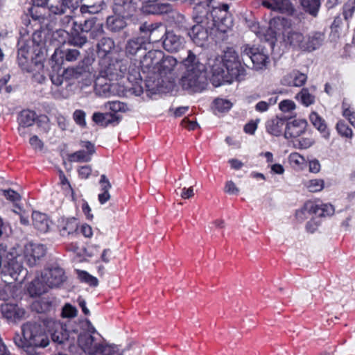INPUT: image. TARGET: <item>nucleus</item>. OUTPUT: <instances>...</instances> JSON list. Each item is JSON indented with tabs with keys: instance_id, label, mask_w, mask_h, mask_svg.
I'll return each instance as SVG.
<instances>
[{
	"instance_id": "f257e3e1",
	"label": "nucleus",
	"mask_w": 355,
	"mask_h": 355,
	"mask_svg": "<svg viewBox=\"0 0 355 355\" xmlns=\"http://www.w3.org/2000/svg\"><path fill=\"white\" fill-rule=\"evenodd\" d=\"M229 6L223 4L210 10L207 3H200L193 8V18L196 23L189 33L192 41L198 46L206 45L209 34L216 28L226 33L233 25L228 12Z\"/></svg>"
},
{
	"instance_id": "f03ea898",
	"label": "nucleus",
	"mask_w": 355,
	"mask_h": 355,
	"mask_svg": "<svg viewBox=\"0 0 355 355\" xmlns=\"http://www.w3.org/2000/svg\"><path fill=\"white\" fill-rule=\"evenodd\" d=\"M242 62V58L240 59L237 52L232 47L224 51L223 57L216 56L210 59L209 65L212 85L219 87L224 83H232L234 80H240L245 72Z\"/></svg>"
},
{
	"instance_id": "7ed1b4c3",
	"label": "nucleus",
	"mask_w": 355,
	"mask_h": 355,
	"mask_svg": "<svg viewBox=\"0 0 355 355\" xmlns=\"http://www.w3.org/2000/svg\"><path fill=\"white\" fill-rule=\"evenodd\" d=\"M184 71L180 84L189 93H199L205 90L207 85L206 67L191 51L183 60Z\"/></svg>"
},
{
	"instance_id": "20e7f679",
	"label": "nucleus",
	"mask_w": 355,
	"mask_h": 355,
	"mask_svg": "<svg viewBox=\"0 0 355 355\" xmlns=\"http://www.w3.org/2000/svg\"><path fill=\"white\" fill-rule=\"evenodd\" d=\"M97 54L101 58V78H98L95 83V91L99 95L106 96L110 89V84L103 83V78L108 80L114 79L116 76V67L114 62H110V55L114 49L115 44L110 37H103L96 45Z\"/></svg>"
},
{
	"instance_id": "39448f33",
	"label": "nucleus",
	"mask_w": 355,
	"mask_h": 355,
	"mask_svg": "<svg viewBox=\"0 0 355 355\" xmlns=\"http://www.w3.org/2000/svg\"><path fill=\"white\" fill-rule=\"evenodd\" d=\"M13 342L18 348L31 353L34 349L46 347L50 340L40 324L28 322L21 325V333L15 334Z\"/></svg>"
},
{
	"instance_id": "423d86ee",
	"label": "nucleus",
	"mask_w": 355,
	"mask_h": 355,
	"mask_svg": "<svg viewBox=\"0 0 355 355\" xmlns=\"http://www.w3.org/2000/svg\"><path fill=\"white\" fill-rule=\"evenodd\" d=\"M115 64L117 76L112 80L126 76L128 83L124 85V95L140 96L144 92V89L141 86L142 79L139 67L136 63L132 62L128 64L116 62Z\"/></svg>"
},
{
	"instance_id": "0eeeda50",
	"label": "nucleus",
	"mask_w": 355,
	"mask_h": 355,
	"mask_svg": "<svg viewBox=\"0 0 355 355\" xmlns=\"http://www.w3.org/2000/svg\"><path fill=\"white\" fill-rule=\"evenodd\" d=\"M62 268L54 266L44 269L40 276L32 282L29 291L32 294L40 295L46 293L49 288L59 287L65 281Z\"/></svg>"
},
{
	"instance_id": "6e6552de",
	"label": "nucleus",
	"mask_w": 355,
	"mask_h": 355,
	"mask_svg": "<svg viewBox=\"0 0 355 355\" xmlns=\"http://www.w3.org/2000/svg\"><path fill=\"white\" fill-rule=\"evenodd\" d=\"M241 56L243 62H245V58H248L256 70H262L267 67L269 63V58L262 50L254 46L248 44H243L240 49Z\"/></svg>"
},
{
	"instance_id": "1a4fd4ad",
	"label": "nucleus",
	"mask_w": 355,
	"mask_h": 355,
	"mask_svg": "<svg viewBox=\"0 0 355 355\" xmlns=\"http://www.w3.org/2000/svg\"><path fill=\"white\" fill-rule=\"evenodd\" d=\"M17 259V256H15L11 252H7L5 246L0 245V270L9 274L14 279L17 278V276L23 269Z\"/></svg>"
},
{
	"instance_id": "9d476101",
	"label": "nucleus",
	"mask_w": 355,
	"mask_h": 355,
	"mask_svg": "<svg viewBox=\"0 0 355 355\" xmlns=\"http://www.w3.org/2000/svg\"><path fill=\"white\" fill-rule=\"evenodd\" d=\"M44 325L51 334L53 342L64 344L69 340V332L66 324L52 318H46L42 320Z\"/></svg>"
},
{
	"instance_id": "9b49d317",
	"label": "nucleus",
	"mask_w": 355,
	"mask_h": 355,
	"mask_svg": "<svg viewBox=\"0 0 355 355\" xmlns=\"http://www.w3.org/2000/svg\"><path fill=\"white\" fill-rule=\"evenodd\" d=\"M78 342L80 347L89 355L98 354L104 343L99 334H96L95 336L89 333L80 334Z\"/></svg>"
},
{
	"instance_id": "f8f14e48",
	"label": "nucleus",
	"mask_w": 355,
	"mask_h": 355,
	"mask_svg": "<svg viewBox=\"0 0 355 355\" xmlns=\"http://www.w3.org/2000/svg\"><path fill=\"white\" fill-rule=\"evenodd\" d=\"M32 42H19L17 53V60L19 67L27 72L33 71V65L34 64L33 59V52L31 49Z\"/></svg>"
},
{
	"instance_id": "ddd939ff",
	"label": "nucleus",
	"mask_w": 355,
	"mask_h": 355,
	"mask_svg": "<svg viewBox=\"0 0 355 355\" xmlns=\"http://www.w3.org/2000/svg\"><path fill=\"white\" fill-rule=\"evenodd\" d=\"M45 254V247L42 244L29 243L25 245L24 259L29 266H33Z\"/></svg>"
},
{
	"instance_id": "4468645a",
	"label": "nucleus",
	"mask_w": 355,
	"mask_h": 355,
	"mask_svg": "<svg viewBox=\"0 0 355 355\" xmlns=\"http://www.w3.org/2000/svg\"><path fill=\"white\" fill-rule=\"evenodd\" d=\"M261 5L268 9L290 16H293L296 12L290 0H263Z\"/></svg>"
},
{
	"instance_id": "2eb2a0df",
	"label": "nucleus",
	"mask_w": 355,
	"mask_h": 355,
	"mask_svg": "<svg viewBox=\"0 0 355 355\" xmlns=\"http://www.w3.org/2000/svg\"><path fill=\"white\" fill-rule=\"evenodd\" d=\"M80 146L84 149L71 154L69 157V161L75 162H88L92 159V156L95 153L94 144L88 141H83L80 142Z\"/></svg>"
},
{
	"instance_id": "dca6fc26",
	"label": "nucleus",
	"mask_w": 355,
	"mask_h": 355,
	"mask_svg": "<svg viewBox=\"0 0 355 355\" xmlns=\"http://www.w3.org/2000/svg\"><path fill=\"white\" fill-rule=\"evenodd\" d=\"M178 62L171 55H163L162 60L157 64V74L159 76H175V69Z\"/></svg>"
},
{
	"instance_id": "f3484780",
	"label": "nucleus",
	"mask_w": 355,
	"mask_h": 355,
	"mask_svg": "<svg viewBox=\"0 0 355 355\" xmlns=\"http://www.w3.org/2000/svg\"><path fill=\"white\" fill-rule=\"evenodd\" d=\"M306 125V121L302 119L294 120L286 123L284 132L285 138H297L300 137L305 132Z\"/></svg>"
},
{
	"instance_id": "a211bd4d",
	"label": "nucleus",
	"mask_w": 355,
	"mask_h": 355,
	"mask_svg": "<svg viewBox=\"0 0 355 355\" xmlns=\"http://www.w3.org/2000/svg\"><path fill=\"white\" fill-rule=\"evenodd\" d=\"M136 8L137 4L133 0H116L113 10L117 15L128 17L133 15Z\"/></svg>"
},
{
	"instance_id": "6ab92c4d",
	"label": "nucleus",
	"mask_w": 355,
	"mask_h": 355,
	"mask_svg": "<svg viewBox=\"0 0 355 355\" xmlns=\"http://www.w3.org/2000/svg\"><path fill=\"white\" fill-rule=\"evenodd\" d=\"M47 10L49 12V15H61L76 12L64 0H48Z\"/></svg>"
},
{
	"instance_id": "aec40b11",
	"label": "nucleus",
	"mask_w": 355,
	"mask_h": 355,
	"mask_svg": "<svg viewBox=\"0 0 355 355\" xmlns=\"http://www.w3.org/2000/svg\"><path fill=\"white\" fill-rule=\"evenodd\" d=\"M1 311L4 318L8 320L16 321L21 320L25 315V311L13 304H3L1 306Z\"/></svg>"
},
{
	"instance_id": "412c9836",
	"label": "nucleus",
	"mask_w": 355,
	"mask_h": 355,
	"mask_svg": "<svg viewBox=\"0 0 355 355\" xmlns=\"http://www.w3.org/2000/svg\"><path fill=\"white\" fill-rule=\"evenodd\" d=\"M284 42L294 49L304 51L305 37L298 31H291L284 36Z\"/></svg>"
},
{
	"instance_id": "4be33fe9",
	"label": "nucleus",
	"mask_w": 355,
	"mask_h": 355,
	"mask_svg": "<svg viewBox=\"0 0 355 355\" xmlns=\"http://www.w3.org/2000/svg\"><path fill=\"white\" fill-rule=\"evenodd\" d=\"M175 76H159L157 74V92L169 93L175 87Z\"/></svg>"
},
{
	"instance_id": "5701e85b",
	"label": "nucleus",
	"mask_w": 355,
	"mask_h": 355,
	"mask_svg": "<svg viewBox=\"0 0 355 355\" xmlns=\"http://www.w3.org/2000/svg\"><path fill=\"white\" fill-rule=\"evenodd\" d=\"M32 219L34 227L40 233H46L50 230L51 221L46 214L33 211Z\"/></svg>"
},
{
	"instance_id": "b1692460",
	"label": "nucleus",
	"mask_w": 355,
	"mask_h": 355,
	"mask_svg": "<svg viewBox=\"0 0 355 355\" xmlns=\"http://www.w3.org/2000/svg\"><path fill=\"white\" fill-rule=\"evenodd\" d=\"M251 31L262 41L274 42L275 32L270 28L261 27L257 22H253L250 26Z\"/></svg>"
},
{
	"instance_id": "393cba45",
	"label": "nucleus",
	"mask_w": 355,
	"mask_h": 355,
	"mask_svg": "<svg viewBox=\"0 0 355 355\" xmlns=\"http://www.w3.org/2000/svg\"><path fill=\"white\" fill-rule=\"evenodd\" d=\"M162 45L168 51H177L182 46V39L171 32H166Z\"/></svg>"
},
{
	"instance_id": "a878e982",
	"label": "nucleus",
	"mask_w": 355,
	"mask_h": 355,
	"mask_svg": "<svg viewBox=\"0 0 355 355\" xmlns=\"http://www.w3.org/2000/svg\"><path fill=\"white\" fill-rule=\"evenodd\" d=\"M144 37L145 36L129 40L127 42L125 47L126 55H135L137 54L138 51L142 48H144L145 50L150 49L147 46V45L150 44V42L146 44Z\"/></svg>"
},
{
	"instance_id": "bb28decb",
	"label": "nucleus",
	"mask_w": 355,
	"mask_h": 355,
	"mask_svg": "<svg viewBox=\"0 0 355 355\" xmlns=\"http://www.w3.org/2000/svg\"><path fill=\"white\" fill-rule=\"evenodd\" d=\"M307 207L312 211L313 214L320 217L330 216L334 213V208L331 204H317L308 202Z\"/></svg>"
},
{
	"instance_id": "cd10ccee",
	"label": "nucleus",
	"mask_w": 355,
	"mask_h": 355,
	"mask_svg": "<svg viewBox=\"0 0 355 355\" xmlns=\"http://www.w3.org/2000/svg\"><path fill=\"white\" fill-rule=\"evenodd\" d=\"M92 120L98 125L106 127L109 125H116L119 122L118 118L113 114L95 112Z\"/></svg>"
},
{
	"instance_id": "c85d7f7f",
	"label": "nucleus",
	"mask_w": 355,
	"mask_h": 355,
	"mask_svg": "<svg viewBox=\"0 0 355 355\" xmlns=\"http://www.w3.org/2000/svg\"><path fill=\"white\" fill-rule=\"evenodd\" d=\"M324 35L320 32L313 33L305 39L304 51H312L319 48L323 43Z\"/></svg>"
},
{
	"instance_id": "c756f323",
	"label": "nucleus",
	"mask_w": 355,
	"mask_h": 355,
	"mask_svg": "<svg viewBox=\"0 0 355 355\" xmlns=\"http://www.w3.org/2000/svg\"><path fill=\"white\" fill-rule=\"evenodd\" d=\"M286 125L284 119L276 117L267 122L266 129L270 135L278 137L282 135Z\"/></svg>"
},
{
	"instance_id": "7c9ffc66",
	"label": "nucleus",
	"mask_w": 355,
	"mask_h": 355,
	"mask_svg": "<svg viewBox=\"0 0 355 355\" xmlns=\"http://www.w3.org/2000/svg\"><path fill=\"white\" fill-rule=\"evenodd\" d=\"M35 119L36 114L33 111L27 110L21 112L18 118V121L20 125L19 131L21 134L24 133V130L25 127L31 126L34 123Z\"/></svg>"
},
{
	"instance_id": "2f4dec72",
	"label": "nucleus",
	"mask_w": 355,
	"mask_h": 355,
	"mask_svg": "<svg viewBox=\"0 0 355 355\" xmlns=\"http://www.w3.org/2000/svg\"><path fill=\"white\" fill-rule=\"evenodd\" d=\"M103 0H85L80 9H78L80 14L83 15L85 13L95 14L98 13L102 10Z\"/></svg>"
},
{
	"instance_id": "473e14b6",
	"label": "nucleus",
	"mask_w": 355,
	"mask_h": 355,
	"mask_svg": "<svg viewBox=\"0 0 355 355\" xmlns=\"http://www.w3.org/2000/svg\"><path fill=\"white\" fill-rule=\"evenodd\" d=\"M78 11H76L75 13H65L66 15L64 16L61 20L60 24L61 26L67 31H64V32H69V33H76V26L73 24V22L78 23Z\"/></svg>"
},
{
	"instance_id": "72a5a7b5",
	"label": "nucleus",
	"mask_w": 355,
	"mask_h": 355,
	"mask_svg": "<svg viewBox=\"0 0 355 355\" xmlns=\"http://www.w3.org/2000/svg\"><path fill=\"white\" fill-rule=\"evenodd\" d=\"M124 17L117 14L114 16L108 17L107 19L108 29L113 32H117L123 29L126 26Z\"/></svg>"
},
{
	"instance_id": "f704fd0d",
	"label": "nucleus",
	"mask_w": 355,
	"mask_h": 355,
	"mask_svg": "<svg viewBox=\"0 0 355 355\" xmlns=\"http://www.w3.org/2000/svg\"><path fill=\"white\" fill-rule=\"evenodd\" d=\"M60 227V232L62 236H69L76 232L78 223L76 218H67L64 220Z\"/></svg>"
},
{
	"instance_id": "c9c22d12",
	"label": "nucleus",
	"mask_w": 355,
	"mask_h": 355,
	"mask_svg": "<svg viewBox=\"0 0 355 355\" xmlns=\"http://www.w3.org/2000/svg\"><path fill=\"white\" fill-rule=\"evenodd\" d=\"M48 0H33V7L31 9L33 18L35 19H43V10L47 9Z\"/></svg>"
},
{
	"instance_id": "e433bc0d",
	"label": "nucleus",
	"mask_w": 355,
	"mask_h": 355,
	"mask_svg": "<svg viewBox=\"0 0 355 355\" xmlns=\"http://www.w3.org/2000/svg\"><path fill=\"white\" fill-rule=\"evenodd\" d=\"M303 10L312 15L316 17L320 6V0H300Z\"/></svg>"
},
{
	"instance_id": "4c0bfd02",
	"label": "nucleus",
	"mask_w": 355,
	"mask_h": 355,
	"mask_svg": "<svg viewBox=\"0 0 355 355\" xmlns=\"http://www.w3.org/2000/svg\"><path fill=\"white\" fill-rule=\"evenodd\" d=\"M288 78H290L291 80L288 81L287 78H284L286 84L289 86L301 87L306 81L307 77L304 73H300L299 71H293L291 73Z\"/></svg>"
},
{
	"instance_id": "58836bf2",
	"label": "nucleus",
	"mask_w": 355,
	"mask_h": 355,
	"mask_svg": "<svg viewBox=\"0 0 355 355\" xmlns=\"http://www.w3.org/2000/svg\"><path fill=\"white\" fill-rule=\"evenodd\" d=\"M296 98L306 107L313 104L315 102V96L309 92L307 88H303L297 94Z\"/></svg>"
},
{
	"instance_id": "ea45409f",
	"label": "nucleus",
	"mask_w": 355,
	"mask_h": 355,
	"mask_svg": "<svg viewBox=\"0 0 355 355\" xmlns=\"http://www.w3.org/2000/svg\"><path fill=\"white\" fill-rule=\"evenodd\" d=\"M97 20L95 17H92L84 21V23L82 24L78 21V23L73 22L76 27V33H90L93 26L96 23Z\"/></svg>"
},
{
	"instance_id": "a19ab883",
	"label": "nucleus",
	"mask_w": 355,
	"mask_h": 355,
	"mask_svg": "<svg viewBox=\"0 0 355 355\" xmlns=\"http://www.w3.org/2000/svg\"><path fill=\"white\" fill-rule=\"evenodd\" d=\"M78 277L82 282H85L91 286H97L98 284V280L96 277L89 274L85 270H78L76 271Z\"/></svg>"
},
{
	"instance_id": "79ce46f5",
	"label": "nucleus",
	"mask_w": 355,
	"mask_h": 355,
	"mask_svg": "<svg viewBox=\"0 0 355 355\" xmlns=\"http://www.w3.org/2000/svg\"><path fill=\"white\" fill-rule=\"evenodd\" d=\"M155 51L149 50L141 60L142 66L146 69L154 70L155 69Z\"/></svg>"
},
{
	"instance_id": "37998d69",
	"label": "nucleus",
	"mask_w": 355,
	"mask_h": 355,
	"mask_svg": "<svg viewBox=\"0 0 355 355\" xmlns=\"http://www.w3.org/2000/svg\"><path fill=\"white\" fill-rule=\"evenodd\" d=\"M232 106V103L226 99L216 98L214 101V110L220 113L227 112Z\"/></svg>"
},
{
	"instance_id": "c03bdc74",
	"label": "nucleus",
	"mask_w": 355,
	"mask_h": 355,
	"mask_svg": "<svg viewBox=\"0 0 355 355\" xmlns=\"http://www.w3.org/2000/svg\"><path fill=\"white\" fill-rule=\"evenodd\" d=\"M312 124L321 132H326L327 125L324 120L322 119L316 112H313L309 116Z\"/></svg>"
},
{
	"instance_id": "a18cd8bd",
	"label": "nucleus",
	"mask_w": 355,
	"mask_h": 355,
	"mask_svg": "<svg viewBox=\"0 0 355 355\" xmlns=\"http://www.w3.org/2000/svg\"><path fill=\"white\" fill-rule=\"evenodd\" d=\"M2 193L6 199L13 203L15 208V209H17L21 210V206L19 203L21 200V196L18 193L12 189L3 190Z\"/></svg>"
},
{
	"instance_id": "49530a36",
	"label": "nucleus",
	"mask_w": 355,
	"mask_h": 355,
	"mask_svg": "<svg viewBox=\"0 0 355 355\" xmlns=\"http://www.w3.org/2000/svg\"><path fill=\"white\" fill-rule=\"evenodd\" d=\"M98 354L101 355H123L121 349L114 345H109L104 342Z\"/></svg>"
},
{
	"instance_id": "de8ad7c7",
	"label": "nucleus",
	"mask_w": 355,
	"mask_h": 355,
	"mask_svg": "<svg viewBox=\"0 0 355 355\" xmlns=\"http://www.w3.org/2000/svg\"><path fill=\"white\" fill-rule=\"evenodd\" d=\"M71 37L69 40V44L78 47H82L87 42V37L81 35L80 33H70Z\"/></svg>"
},
{
	"instance_id": "09e8293b",
	"label": "nucleus",
	"mask_w": 355,
	"mask_h": 355,
	"mask_svg": "<svg viewBox=\"0 0 355 355\" xmlns=\"http://www.w3.org/2000/svg\"><path fill=\"white\" fill-rule=\"evenodd\" d=\"M355 11V0H348L343 5V15L344 18L347 20L353 16Z\"/></svg>"
},
{
	"instance_id": "8fccbe9b",
	"label": "nucleus",
	"mask_w": 355,
	"mask_h": 355,
	"mask_svg": "<svg viewBox=\"0 0 355 355\" xmlns=\"http://www.w3.org/2000/svg\"><path fill=\"white\" fill-rule=\"evenodd\" d=\"M314 144V140L311 138H300L293 141V146L298 149H306Z\"/></svg>"
},
{
	"instance_id": "3c124183",
	"label": "nucleus",
	"mask_w": 355,
	"mask_h": 355,
	"mask_svg": "<svg viewBox=\"0 0 355 355\" xmlns=\"http://www.w3.org/2000/svg\"><path fill=\"white\" fill-rule=\"evenodd\" d=\"M164 14L171 15L173 17L175 12L172 6L168 3H157V15Z\"/></svg>"
},
{
	"instance_id": "603ef678",
	"label": "nucleus",
	"mask_w": 355,
	"mask_h": 355,
	"mask_svg": "<svg viewBox=\"0 0 355 355\" xmlns=\"http://www.w3.org/2000/svg\"><path fill=\"white\" fill-rule=\"evenodd\" d=\"M336 129L338 133L347 138H352L353 133L351 128H349L344 121H340L336 125Z\"/></svg>"
},
{
	"instance_id": "864d4df0",
	"label": "nucleus",
	"mask_w": 355,
	"mask_h": 355,
	"mask_svg": "<svg viewBox=\"0 0 355 355\" xmlns=\"http://www.w3.org/2000/svg\"><path fill=\"white\" fill-rule=\"evenodd\" d=\"M307 207L308 202L305 203L302 209L296 211L295 216L299 222H302L309 218L310 216L313 215L312 211L308 209Z\"/></svg>"
},
{
	"instance_id": "5fc2aeb1",
	"label": "nucleus",
	"mask_w": 355,
	"mask_h": 355,
	"mask_svg": "<svg viewBox=\"0 0 355 355\" xmlns=\"http://www.w3.org/2000/svg\"><path fill=\"white\" fill-rule=\"evenodd\" d=\"M306 187L311 192L320 191L324 188V181L320 179L311 180Z\"/></svg>"
},
{
	"instance_id": "6e6d98bb",
	"label": "nucleus",
	"mask_w": 355,
	"mask_h": 355,
	"mask_svg": "<svg viewBox=\"0 0 355 355\" xmlns=\"http://www.w3.org/2000/svg\"><path fill=\"white\" fill-rule=\"evenodd\" d=\"M107 110L114 112H124L125 110V105L120 101H109L105 104Z\"/></svg>"
},
{
	"instance_id": "4d7b16f0",
	"label": "nucleus",
	"mask_w": 355,
	"mask_h": 355,
	"mask_svg": "<svg viewBox=\"0 0 355 355\" xmlns=\"http://www.w3.org/2000/svg\"><path fill=\"white\" fill-rule=\"evenodd\" d=\"M85 112L82 110H76L73 114V119L75 122L81 127L86 126Z\"/></svg>"
},
{
	"instance_id": "13d9d810",
	"label": "nucleus",
	"mask_w": 355,
	"mask_h": 355,
	"mask_svg": "<svg viewBox=\"0 0 355 355\" xmlns=\"http://www.w3.org/2000/svg\"><path fill=\"white\" fill-rule=\"evenodd\" d=\"M77 309L75 306H73L70 304H66L62 308V316L63 318H74L77 315Z\"/></svg>"
},
{
	"instance_id": "bf43d9fd",
	"label": "nucleus",
	"mask_w": 355,
	"mask_h": 355,
	"mask_svg": "<svg viewBox=\"0 0 355 355\" xmlns=\"http://www.w3.org/2000/svg\"><path fill=\"white\" fill-rule=\"evenodd\" d=\"M141 11L146 14L155 13V0H148L143 3Z\"/></svg>"
},
{
	"instance_id": "052dcab7",
	"label": "nucleus",
	"mask_w": 355,
	"mask_h": 355,
	"mask_svg": "<svg viewBox=\"0 0 355 355\" xmlns=\"http://www.w3.org/2000/svg\"><path fill=\"white\" fill-rule=\"evenodd\" d=\"M295 103L291 100H284L279 104V109L284 112H289L295 109Z\"/></svg>"
},
{
	"instance_id": "680f3d73",
	"label": "nucleus",
	"mask_w": 355,
	"mask_h": 355,
	"mask_svg": "<svg viewBox=\"0 0 355 355\" xmlns=\"http://www.w3.org/2000/svg\"><path fill=\"white\" fill-rule=\"evenodd\" d=\"M103 33L104 30L103 24L97 21L90 31V36L95 39L102 35Z\"/></svg>"
},
{
	"instance_id": "e2e57ef3",
	"label": "nucleus",
	"mask_w": 355,
	"mask_h": 355,
	"mask_svg": "<svg viewBox=\"0 0 355 355\" xmlns=\"http://www.w3.org/2000/svg\"><path fill=\"white\" fill-rule=\"evenodd\" d=\"M343 116L349 121L351 125L355 128V112L349 107H345L343 105Z\"/></svg>"
},
{
	"instance_id": "0e129e2a",
	"label": "nucleus",
	"mask_w": 355,
	"mask_h": 355,
	"mask_svg": "<svg viewBox=\"0 0 355 355\" xmlns=\"http://www.w3.org/2000/svg\"><path fill=\"white\" fill-rule=\"evenodd\" d=\"M146 94L150 98H153L155 96V86L154 85V80L150 78L146 80Z\"/></svg>"
},
{
	"instance_id": "69168bd1",
	"label": "nucleus",
	"mask_w": 355,
	"mask_h": 355,
	"mask_svg": "<svg viewBox=\"0 0 355 355\" xmlns=\"http://www.w3.org/2000/svg\"><path fill=\"white\" fill-rule=\"evenodd\" d=\"M275 102H276V101H272V98H270L269 100V102H266V101H259L255 105V109L257 111L260 112H266L268 110L270 105L275 104Z\"/></svg>"
},
{
	"instance_id": "338daca9",
	"label": "nucleus",
	"mask_w": 355,
	"mask_h": 355,
	"mask_svg": "<svg viewBox=\"0 0 355 355\" xmlns=\"http://www.w3.org/2000/svg\"><path fill=\"white\" fill-rule=\"evenodd\" d=\"M80 56V52L77 49H68L65 53V60L68 62H74Z\"/></svg>"
},
{
	"instance_id": "774afa93",
	"label": "nucleus",
	"mask_w": 355,
	"mask_h": 355,
	"mask_svg": "<svg viewBox=\"0 0 355 355\" xmlns=\"http://www.w3.org/2000/svg\"><path fill=\"white\" fill-rule=\"evenodd\" d=\"M181 125L184 128L189 130H193L198 127V124L195 121H190L187 117H185L181 122Z\"/></svg>"
}]
</instances>
